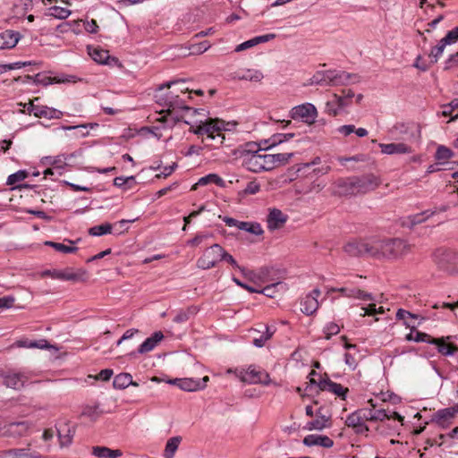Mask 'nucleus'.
I'll return each mask as SVG.
<instances>
[{
	"mask_svg": "<svg viewBox=\"0 0 458 458\" xmlns=\"http://www.w3.org/2000/svg\"><path fill=\"white\" fill-rule=\"evenodd\" d=\"M155 98L157 104L166 107V110L161 112V114L165 113V114L162 115L158 121L170 128L182 121V115L179 114L180 111H190L191 109V107L186 105L185 100L172 91L163 95L156 94Z\"/></svg>",
	"mask_w": 458,
	"mask_h": 458,
	"instance_id": "f257e3e1",
	"label": "nucleus"
},
{
	"mask_svg": "<svg viewBox=\"0 0 458 458\" xmlns=\"http://www.w3.org/2000/svg\"><path fill=\"white\" fill-rule=\"evenodd\" d=\"M293 153H278V154H259L250 155L243 157L242 165L249 171L253 173H260L263 171H271L276 167L286 165Z\"/></svg>",
	"mask_w": 458,
	"mask_h": 458,
	"instance_id": "f03ea898",
	"label": "nucleus"
},
{
	"mask_svg": "<svg viewBox=\"0 0 458 458\" xmlns=\"http://www.w3.org/2000/svg\"><path fill=\"white\" fill-rule=\"evenodd\" d=\"M375 259H396L407 255L411 250V245L401 238L375 240Z\"/></svg>",
	"mask_w": 458,
	"mask_h": 458,
	"instance_id": "7ed1b4c3",
	"label": "nucleus"
},
{
	"mask_svg": "<svg viewBox=\"0 0 458 458\" xmlns=\"http://www.w3.org/2000/svg\"><path fill=\"white\" fill-rule=\"evenodd\" d=\"M225 125L226 123L223 120L209 118L196 127L191 126L190 131L198 136L207 134L208 139L211 140H216V137L221 138L219 145H223L225 139L223 133L226 130Z\"/></svg>",
	"mask_w": 458,
	"mask_h": 458,
	"instance_id": "20e7f679",
	"label": "nucleus"
},
{
	"mask_svg": "<svg viewBox=\"0 0 458 458\" xmlns=\"http://www.w3.org/2000/svg\"><path fill=\"white\" fill-rule=\"evenodd\" d=\"M224 248L215 243L207 248L203 254L197 260V267L199 268L207 270L215 267L220 261H222Z\"/></svg>",
	"mask_w": 458,
	"mask_h": 458,
	"instance_id": "39448f33",
	"label": "nucleus"
},
{
	"mask_svg": "<svg viewBox=\"0 0 458 458\" xmlns=\"http://www.w3.org/2000/svg\"><path fill=\"white\" fill-rule=\"evenodd\" d=\"M375 240L369 242L361 240H353L347 242L344 249V251L352 257L368 256L375 258L374 256Z\"/></svg>",
	"mask_w": 458,
	"mask_h": 458,
	"instance_id": "423d86ee",
	"label": "nucleus"
},
{
	"mask_svg": "<svg viewBox=\"0 0 458 458\" xmlns=\"http://www.w3.org/2000/svg\"><path fill=\"white\" fill-rule=\"evenodd\" d=\"M434 261L437 267L445 271H451L458 264V256L455 252L445 249H437L433 254Z\"/></svg>",
	"mask_w": 458,
	"mask_h": 458,
	"instance_id": "0eeeda50",
	"label": "nucleus"
},
{
	"mask_svg": "<svg viewBox=\"0 0 458 458\" xmlns=\"http://www.w3.org/2000/svg\"><path fill=\"white\" fill-rule=\"evenodd\" d=\"M318 112L314 105L306 103L294 106L290 112V117L293 120L301 119L307 123H312Z\"/></svg>",
	"mask_w": 458,
	"mask_h": 458,
	"instance_id": "6e6552de",
	"label": "nucleus"
},
{
	"mask_svg": "<svg viewBox=\"0 0 458 458\" xmlns=\"http://www.w3.org/2000/svg\"><path fill=\"white\" fill-rule=\"evenodd\" d=\"M241 378L248 384H262L267 386L270 382L268 373L258 369L254 365H250L244 372H242Z\"/></svg>",
	"mask_w": 458,
	"mask_h": 458,
	"instance_id": "1a4fd4ad",
	"label": "nucleus"
},
{
	"mask_svg": "<svg viewBox=\"0 0 458 458\" xmlns=\"http://www.w3.org/2000/svg\"><path fill=\"white\" fill-rule=\"evenodd\" d=\"M333 194L340 197L353 196L358 194L354 176L338 178L334 182Z\"/></svg>",
	"mask_w": 458,
	"mask_h": 458,
	"instance_id": "9d476101",
	"label": "nucleus"
},
{
	"mask_svg": "<svg viewBox=\"0 0 458 458\" xmlns=\"http://www.w3.org/2000/svg\"><path fill=\"white\" fill-rule=\"evenodd\" d=\"M323 74L326 86L344 85L347 84L351 79L357 78L356 74L336 70L323 71Z\"/></svg>",
	"mask_w": 458,
	"mask_h": 458,
	"instance_id": "9b49d317",
	"label": "nucleus"
},
{
	"mask_svg": "<svg viewBox=\"0 0 458 458\" xmlns=\"http://www.w3.org/2000/svg\"><path fill=\"white\" fill-rule=\"evenodd\" d=\"M27 110L30 114H33L38 118L59 119L63 115V113L57 109L47 106H38L33 101L28 103Z\"/></svg>",
	"mask_w": 458,
	"mask_h": 458,
	"instance_id": "f8f14e48",
	"label": "nucleus"
},
{
	"mask_svg": "<svg viewBox=\"0 0 458 458\" xmlns=\"http://www.w3.org/2000/svg\"><path fill=\"white\" fill-rule=\"evenodd\" d=\"M354 180L358 194H364L374 191L379 185L378 178L372 174L354 176Z\"/></svg>",
	"mask_w": 458,
	"mask_h": 458,
	"instance_id": "ddd939ff",
	"label": "nucleus"
},
{
	"mask_svg": "<svg viewBox=\"0 0 458 458\" xmlns=\"http://www.w3.org/2000/svg\"><path fill=\"white\" fill-rule=\"evenodd\" d=\"M320 391H327L333 393L341 399L345 400L349 389L347 387H344L341 384L335 383L327 377L318 380V390L316 393L318 394Z\"/></svg>",
	"mask_w": 458,
	"mask_h": 458,
	"instance_id": "4468645a",
	"label": "nucleus"
},
{
	"mask_svg": "<svg viewBox=\"0 0 458 458\" xmlns=\"http://www.w3.org/2000/svg\"><path fill=\"white\" fill-rule=\"evenodd\" d=\"M57 436L61 447H67L72 443L76 427L70 422L64 421L56 426Z\"/></svg>",
	"mask_w": 458,
	"mask_h": 458,
	"instance_id": "2eb2a0df",
	"label": "nucleus"
},
{
	"mask_svg": "<svg viewBox=\"0 0 458 458\" xmlns=\"http://www.w3.org/2000/svg\"><path fill=\"white\" fill-rule=\"evenodd\" d=\"M451 338V335L438 338L432 336L429 344L435 345L440 354L444 356H452L458 351V347L449 342Z\"/></svg>",
	"mask_w": 458,
	"mask_h": 458,
	"instance_id": "dca6fc26",
	"label": "nucleus"
},
{
	"mask_svg": "<svg viewBox=\"0 0 458 458\" xmlns=\"http://www.w3.org/2000/svg\"><path fill=\"white\" fill-rule=\"evenodd\" d=\"M457 412L458 404L452 407L438 410L436 413H434L432 421H435L440 427L445 428Z\"/></svg>",
	"mask_w": 458,
	"mask_h": 458,
	"instance_id": "f3484780",
	"label": "nucleus"
},
{
	"mask_svg": "<svg viewBox=\"0 0 458 458\" xmlns=\"http://www.w3.org/2000/svg\"><path fill=\"white\" fill-rule=\"evenodd\" d=\"M288 216L284 214L278 208H271L267 218V227L269 230L279 229L287 222Z\"/></svg>",
	"mask_w": 458,
	"mask_h": 458,
	"instance_id": "a211bd4d",
	"label": "nucleus"
},
{
	"mask_svg": "<svg viewBox=\"0 0 458 458\" xmlns=\"http://www.w3.org/2000/svg\"><path fill=\"white\" fill-rule=\"evenodd\" d=\"M358 410L352 412L345 420V425L354 429L357 434H364L369 430V427L364 423L362 417L358 414Z\"/></svg>",
	"mask_w": 458,
	"mask_h": 458,
	"instance_id": "6ab92c4d",
	"label": "nucleus"
},
{
	"mask_svg": "<svg viewBox=\"0 0 458 458\" xmlns=\"http://www.w3.org/2000/svg\"><path fill=\"white\" fill-rule=\"evenodd\" d=\"M27 377L22 373H5L3 375V384L9 388L19 390L23 387Z\"/></svg>",
	"mask_w": 458,
	"mask_h": 458,
	"instance_id": "aec40b11",
	"label": "nucleus"
},
{
	"mask_svg": "<svg viewBox=\"0 0 458 458\" xmlns=\"http://www.w3.org/2000/svg\"><path fill=\"white\" fill-rule=\"evenodd\" d=\"M88 50L90 57L98 64H111L112 62H118L117 58L109 55L107 50L91 47H88Z\"/></svg>",
	"mask_w": 458,
	"mask_h": 458,
	"instance_id": "412c9836",
	"label": "nucleus"
},
{
	"mask_svg": "<svg viewBox=\"0 0 458 458\" xmlns=\"http://www.w3.org/2000/svg\"><path fill=\"white\" fill-rule=\"evenodd\" d=\"M170 385L177 386L180 389L188 392H193L203 389V385L196 382V379L191 377L174 378L167 381Z\"/></svg>",
	"mask_w": 458,
	"mask_h": 458,
	"instance_id": "4be33fe9",
	"label": "nucleus"
},
{
	"mask_svg": "<svg viewBox=\"0 0 458 458\" xmlns=\"http://www.w3.org/2000/svg\"><path fill=\"white\" fill-rule=\"evenodd\" d=\"M303 445L306 446L320 445L325 448H330L334 445V441L324 435H308L303 438Z\"/></svg>",
	"mask_w": 458,
	"mask_h": 458,
	"instance_id": "5701e85b",
	"label": "nucleus"
},
{
	"mask_svg": "<svg viewBox=\"0 0 458 458\" xmlns=\"http://www.w3.org/2000/svg\"><path fill=\"white\" fill-rule=\"evenodd\" d=\"M404 325L407 328L411 329V332L408 335H406V336H405V339L407 341H410V342L413 341L416 343H428V344L430 343V340L432 337L430 335L424 333V332L418 331L417 326L413 325L410 322H404Z\"/></svg>",
	"mask_w": 458,
	"mask_h": 458,
	"instance_id": "b1692460",
	"label": "nucleus"
},
{
	"mask_svg": "<svg viewBox=\"0 0 458 458\" xmlns=\"http://www.w3.org/2000/svg\"><path fill=\"white\" fill-rule=\"evenodd\" d=\"M20 33L11 30H6L0 33V49L14 47L19 39Z\"/></svg>",
	"mask_w": 458,
	"mask_h": 458,
	"instance_id": "393cba45",
	"label": "nucleus"
},
{
	"mask_svg": "<svg viewBox=\"0 0 458 458\" xmlns=\"http://www.w3.org/2000/svg\"><path fill=\"white\" fill-rule=\"evenodd\" d=\"M381 152L386 155L411 153L412 149L404 143H380Z\"/></svg>",
	"mask_w": 458,
	"mask_h": 458,
	"instance_id": "a878e982",
	"label": "nucleus"
},
{
	"mask_svg": "<svg viewBox=\"0 0 458 458\" xmlns=\"http://www.w3.org/2000/svg\"><path fill=\"white\" fill-rule=\"evenodd\" d=\"M163 338L164 335L161 331L155 332L139 346L137 352L143 354L152 351Z\"/></svg>",
	"mask_w": 458,
	"mask_h": 458,
	"instance_id": "bb28decb",
	"label": "nucleus"
},
{
	"mask_svg": "<svg viewBox=\"0 0 458 458\" xmlns=\"http://www.w3.org/2000/svg\"><path fill=\"white\" fill-rule=\"evenodd\" d=\"M335 291L341 293L343 296H345L348 298L360 299L362 301H373L374 300L371 293H366L358 288L342 287V288L336 289Z\"/></svg>",
	"mask_w": 458,
	"mask_h": 458,
	"instance_id": "cd10ccee",
	"label": "nucleus"
},
{
	"mask_svg": "<svg viewBox=\"0 0 458 458\" xmlns=\"http://www.w3.org/2000/svg\"><path fill=\"white\" fill-rule=\"evenodd\" d=\"M322 410L323 407L318 408L316 412L317 419L308 422L307 428L309 430H322L323 428L329 427L327 423L330 420V416L323 414Z\"/></svg>",
	"mask_w": 458,
	"mask_h": 458,
	"instance_id": "c85d7f7f",
	"label": "nucleus"
},
{
	"mask_svg": "<svg viewBox=\"0 0 458 458\" xmlns=\"http://www.w3.org/2000/svg\"><path fill=\"white\" fill-rule=\"evenodd\" d=\"M318 308V299L313 294H307L301 301V310L302 313L310 316L316 312Z\"/></svg>",
	"mask_w": 458,
	"mask_h": 458,
	"instance_id": "c756f323",
	"label": "nucleus"
},
{
	"mask_svg": "<svg viewBox=\"0 0 458 458\" xmlns=\"http://www.w3.org/2000/svg\"><path fill=\"white\" fill-rule=\"evenodd\" d=\"M113 386L115 389L122 390L129 386H138L139 385L132 380V376L130 373H120L114 377Z\"/></svg>",
	"mask_w": 458,
	"mask_h": 458,
	"instance_id": "7c9ffc66",
	"label": "nucleus"
},
{
	"mask_svg": "<svg viewBox=\"0 0 458 458\" xmlns=\"http://www.w3.org/2000/svg\"><path fill=\"white\" fill-rule=\"evenodd\" d=\"M92 454L98 458H119L123 455V453L119 449H110L106 446H93Z\"/></svg>",
	"mask_w": 458,
	"mask_h": 458,
	"instance_id": "2f4dec72",
	"label": "nucleus"
},
{
	"mask_svg": "<svg viewBox=\"0 0 458 458\" xmlns=\"http://www.w3.org/2000/svg\"><path fill=\"white\" fill-rule=\"evenodd\" d=\"M52 278L73 282L81 280L80 275L73 272L72 268H66L64 270L53 269Z\"/></svg>",
	"mask_w": 458,
	"mask_h": 458,
	"instance_id": "473e14b6",
	"label": "nucleus"
},
{
	"mask_svg": "<svg viewBox=\"0 0 458 458\" xmlns=\"http://www.w3.org/2000/svg\"><path fill=\"white\" fill-rule=\"evenodd\" d=\"M199 311L196 306H190L186 310H181L174 318L175 323H185L193 318Z\"/></svg>",
	"mask_w": 458,
	"mask_h": 458,
	"instance_id": "72a5a7b5",
	"label": "nucleus"
},
{
	"mask_svg": "<svg viewBox=\"0 0 458 458\" xmlns=\"http://www.w3.org/2000/svg\"><path fill=\"white\" fill-rule=\"evenodd\" d=\"M334 98L336 99L337 103H340V106L344 108L351 106L352 99L355 97V94L351 89H343L340 94H334Z\"/></svg>",
	"mask_w": 458,
	"mask_h": 458,
	"instance_id": "f704fd0d",
	"label": "nucleus"
},
{
	"mask_svg": "<svg viewBox=\"0 0 458 458\" xmlns=\"http://www.w3.org/2000/svg\"><path fill=\"white\" fill-rule=\"evenodd\" d=\"M208 183H215L219 187H225V181L216 174H209L199 179L198 182L192 186V190H195L198 185H207Z\"/></svg>",
	"mask_w": 458,
	"mask_h": 458,
	"instance_id": "c9c22d12",
	"label": "nucleus"
},
{
	"mask_svg": "<svg viewBox=\"0 0 458 458\" xmlns=\"http://www.w3.org/2000/svg\"><path fill=\"white\" fill-rule=\"evenodd\" d=\"M97 126H98V123H84L73 126H63V129L67 131H75L74 135L77 138H84L89 135V131H87L89 127L94 128Z\"/></svg>",
	"mask_w": 458,
	"mask_h": 458,
	"instance_id": "e433bc0d",
	"label": "nucleus"
},
{
	"mask_svg": "<svg viewBox=\"0 0 458 458\" xmlns=\"http://www.w3.org/2000/svg\"><path fill=\"white\" fill-rule=\"evenodd\" d=\"M285 289V284L279 281L276 283H272L270 284H267V286L263 287L262 289H259V293H262L267 297L274 298L275 293L278 291H284Z\"/></svg>",
	"mask_w": 458,
	"mask_h": 458,
	"instance_id": "4c0bfd02",
	"label": "nucleus"
},
{
	"mask_svg": "<svg viewBox=\"0 0 458 458\" xmlns=\"http://www.w3.org/2000/svg\"><path fill=\"white\" fill-rule=\"evenodd\" d=\"M181 441L182 437L179 436L169 438L165 445L164 456L165 458H173Z\"/></svg>",
	"mask_w": 458,
	"mask_h": 458,
	"instance_id": "58836bf2",
	"label": "nucleus"
},
{
	"mask_svg": "<svg viewBox=\"0 0 458 458\" xmlns=\"http://www.w3.org/2000/svg\"><path fill=\"white\" fill-rule=\"evenodd\" d=\"M46 14L59 20H64L70 16L71 11L64 7L54 5L47 9V13Z\"/></svg>",
	"mask_w": 458,
	"mask_h": 458,
	"instance_id": "ea45409f",
	"label": "nucleus"
},
{
	"mask_svg": "<svg viewBox=\"0 0 458 458\" xmlns=\"http://www.w3.org/2000/svg\"><path fill=\"white\" fill-rule=\"evenodd\" d=\"M113 225L110 223H105L95 225L89 229V233L92 236H102L112 233Z\"/></svg>",
	"mask_w": 458,
	"mask_h": 458,
	"instance_id": "a19ab883",
	"label": "nucleus"
},
{
	"mask_svg": "<svg viewBox=\"0 0 458 458\" xmlns=\"http://www.w3.org/2000/svg\"><path fill=\"white\" fill-rule=\"evenodd\" d=\"M74 157H76L75 152L70 155L63 154L55 157H47L46 160L47 164L54 165L55 168L62 169L64 167V161Z\"/></svg>",
	"mask_w": 458,
	"mask_h": 458,
	"instance_id": "79ce46f5",
	"label": "nucleus"
},
{
	"mask_svg": "<svg viewBox=\"0 0 458 458\" xmlns=\"http://www.w3.org/2000/svg\"><path fill=\"white\" fill-rule=\"evenodd\" d=\"M437 214V210H425L421 213L415 214L409 216L412 225H419L425 222L428 218Z\"/></svg>",
	"mask_w": 458,
	"mask_h": 458,
	"instance_id": "37998d69",
	"label": "nucleus"
},
{
	"mask_svg": "<svg viewBox=\"0 0 458 458\" xmlns=\"http://www.w3.org/2000/svg\"><path fill=\"white\" fill-rule=\"evenodd\" d=\"M101 414L99 411V405H85L82 408L81 416L88 417L91 420H96Z\"/></svg>",
	"mask_w": 458,
	"mask_h": 458,
	"instance_id": "c03bdc74",
	"label": "nucleus"
},
{
	"mask_svg": "<svg viewBox=\"0 0 458 458\" xmlns=\"http://www.w3.org/2000/svg\"><path fill=\"white\" fill-rule=\"evenodd\" d=\"M7 454L10 458H37L35 453H30L23 448L10 449L7 451Z\"/></svg>",
	"mask_w": 458,
	"mask_h": 458,
	"instance_id": "a18cd8bd",
	"label": "nucleus"
},
{
	"mask_svg": "<svg viewBox=\"0 0 458 458\" xmlns=\"http://www.w3.org/2000/svg\"><path fill=\"white\" fill-rule=\"evenodd\" d=\"M47 246H50L54 248L56 251L63 252V253H74L78 250L77 247L74 246H67L61 242H55L51 241H47L45 242Z\"/></svg>",
	"mask_w": 458,
	"mask_h": 458,
	"instance_id": "49530a36",
	"label": "nucleus"
},
{
	"mask_svg": "<svg viewBox=\"0 0 458 458\" xmlns=\"http://www.w3.org/2000/svg\"><path fill=\"white\" fill-rule=\"evenodd\" d=\"M61 80H57L56 78H52L50 76H47L44 73H37L34 76L33 83L36 85H44L47 86L50 84H53L54 82H61Z\"/></svg>",
	"mask_w": 458,
	"mask_h": 458,
	"instance_id": "de8ad7c7",
	"label": "nucleus"
},
{
	"mask_svg": "<svg viewBox=\"0 0 458 458\" xmlns=\"http://www.w3.org/2000/svg\"><path fill=\"white\" fill-rule=\"evenodd\" d=\"M344 108V107L340 106V103H337L336 99L334 98L332 101L327 102L325 112L331 116H337Z\"/></svg>",
	"mask_w": 458,
	"mask_h": 458,
	"instance_id": "09e8293b",
	"label": "nucleus"
},
{
	"mask_svg": "<svg viewBox=\"0 0 458 458\" xmlns=\"http://www.w3.org/2000/svg\"><path fill=\"white\" fill-rule=\"evenodd\" d=\"M446 45L447 44L442 38L436 47H432L431 52L429 54V57L431 58L432 64L437 62L438 58L442 55Z\"/></svg>",
	"mask_w": 458,
	"mask_h": 458,
	"instance_id": "8fccbe9b",
	"label": "nucleus"
},
{
	"mask_svg": "<svg viewBox=\"0 0 458 458\" xmlns=\"http://www.w3.org/2000/svg\"><path fill=\"white\" fill-rule=\"evenodd\" d=\"M29 176V173L26 170H19L14 174L8 176L6 184L14 185L17 182H22Z\"/></svg>",
	"mask_w": 458,
	"mask_h": 458,
	"instance_id": "3c124183",
	"label": "nucleus"
},
{
	"mask_svg": "<svg viewBox=\"0 0 458 458\" xmlns=\"http://www.w3.org/2000/svg\"><path fill=\"white\" fill-rule=\"evenodd\" d=\"M454 157V152L447 147L439 146L437 148L435 158L438 161L448 160Z\"/></svg>",
	"mask_w": 458,
	"mask_h": 458,
	"instance_id": "603ef678",
	"label": "nucleus"
},
{
	"mask_svg": "<svg viewBox=\"0 0 458 458\" xmlns=\"http://www.w3.org/2000/svg\"><path fill=\"white\" fill-rule=\"evenodd\" d=\"M263 73L260 71L248 70L244 74L238 75L239 80L250 81H260L263 79Z\"/></svg>",
	"mask_w": 458,
	"mask_h": 458,
	"instance_id": "864d4df0",
	"label": "nucleus"
},
{
	"mask_svg": "<svg viewBox=\"0 0 458 458\" xmlns=\"http://www.w3.org/2000/svg\"><path fill=\"white\" fill-rule=\"evenodd\" d=\"M285 141V137L283 133L274 134L270 139L264 141V149H269L276 145Z\"/></svg>",
	"mask_w": 458,
	"mask_h": 458,
	"instance_id": "5fc2aeb1",
	"label": "nucleus"
},
{
	"mask_svg": "<svg viewBox=\"0 0 458 458\" xmlns=\"http://www.w3.org/2000/svg\"><path fill=\"white\" fill-rule=\"evenodd\" d=\"M28 426L25 421L15 422L9 425L8 431L12 435H23L25 431H27Z\"/></svg>",
	"mask_w": 458,
	"mask_h": 458,
	"instance_id": "6e6d98bb",
	"label": "nucleus"
},
{
	"mask_svg": "<svg viewBox=\"0 0 458 458\" xmlns=\"http://www.w3.org/2000/svg\"><path fill=\"white\" fill-rule=\"evenodd\" d=\"M30 62H15L12 64H0V74L7 71L20 69L21 67L30 65Z\"/></svg>",
	"mask_w": 458,
	"mask_h": 458,
	"instance_id": "4d7b16f0",
	"label": "nucleus"
},
{
	"mask_svg": "<svg viewBox=\"0 0 458 458\" xmlns=\"http://www.w3.org/2000/svg\"><path fill=\"white\" fill-rule=\"evenodd\" d=\"M261 149H264V148H261L260 146L257 145V143L255 142H248L246 143L245 145V148H244V157H250V155H259V152L261 150Z\"/></svg>",
	"mask_w": 458,
	"mask_h": 458,
	"instance_id": "13d9d810",
	"label": "nucleus"
},
{
	"mask_svg": "<svg viewBox=\"0 0 458 458\" xmlns=\"http://www.w3.org/2000/svg\"><path fill=\"white\" fill-rule=\"evenodd\" d=\"M340 332V327L335 323H329L324 328V333L326 334L325 338L330 339L332 335H335Z\"/></svg>",
	"mask_w": 458,
	"mask_h": 458,
	"instance_id": "bf43d9fd",
	"label": "nucleus"
},
{
	"mask_svg": "<svg viewBox=\"0 0 458 458\" xmlns=\"http://www.w3.org/2000/svg\"><path fill=\"white\" fill-rule=\"evenodd\" d=\"M458 68V52L451 55L445 62L444 70Z\"/></svg>",
	"mask_w": 458,
	"mask_h": 458,
	"instance_id": "052dcab7",
	"label": "nucleus"
},
{
	"mask_svg": "<svg viewBox=\"0 0 458 458\" xmlns=\"http://www.w3.org/2000/svg\"><path fill=\"white\" fill-rule=\"evenodd\" d=\"M443 40L447 45H450L452 43L458 41V27H455L453 30H449L446 33V35L443 38Z\"/></svg>",
	"mask_w": 458,
	"mask_h": 458,
	"instance_id": "680f3d73",
	"label": "nucleus"
},
{
	"mask_svg": "<svg viewBox=\"0 0 458 458\" xmlns=\"http://www.w3.org/2000/svg\"><path fill=\"white\" fill-rule=\"evenodd\" d=\"M309 85H325L323 71L316 72L314 75L310 79Z\"/></svg>",
	"mask_w": 458,
	"mask_h": 458,
	"instance_id": "e2e57ef3",
	"label": "nucleus"
},
{
	"mask_svg": "<svg viewBox=\"0 0 458 458\" xmlns=\"http://www.w3.org/2000/svg\"><path fill=\"white\" fill-rule=\"evenodd\" d=\"M419 318V315L417 314H414V313H411L408 310H405L403 309H399L396 312V318L399 319V320H403V323L404 322H408L407 321V318Z\"/></svg>",
	"mask_w": 458,
	"mask_h": 458,
	"instance_id": "0e129e2a",
	"label": "nucleus"
},
{
	"mask_svg": "<svg viewBox=\"0 0 458 458\" xmlns=\"http://www.w3.org/2000/svg\"><path fill=\"white\" fill-rule=\"evenodd\" d=\"M386 419H390V417L385 409L373 410V422L383 421Z\"/></svg>",
	"mask_w": 458,
	"mask_h": 458,
	"instance_id": "69168bd1",
	"label": "nucleus"
},
{
	"mask_svg": "<svg viewBox=\"0 0 458 458\" xmlns=\"http://www.w3.org/2000/svg\"><path fill=\"white\" fill-rule=\"evenodd\" d=\"M15 298L12 295H7L0 298V309H9L13 307Z\"/></svg>",
	"mask_w": 458,
	"mask_h": 458,
	"instance_id": "338daca9",
	"label": "nucleus"
},
{
	"mask_svg": "<svg viewBox=\"0 0 458 458\" xmlns=\"http://www.w3.org/2000/svg\"><path fill=\"white\" fill-rule=\"evenodd\" d=\"M259 191H260L259 183L256 182L255 181H251V182H248V184L243 191L245 194H256Z\"/></svg>",
	"mask_w": 458,
	"mask_h": 458,
	"instance_id": "774afa93",
	"label": "nucleus"
}]
</instances>
